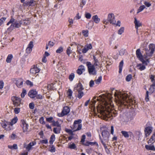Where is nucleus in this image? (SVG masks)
<instances>
[{"mask_svg":"<svg viewBox=\"0 0 155 155\" xmlns=\"http://www.w3.org/2000/svg\"><path fill=\"white\" fill-rule=\"evenodd\" d=\"M26 94V90L25 89H23L22 92L21 94V97L23 98L25 97V95Z\"/></svg>","mask_w":155,"mask_h":155,"instance_id":"nucleus-53","label":"nucleus"},{"mask_svg":"<svg viewBox=\"0 0 155 155\" xmlns=\"http://www.w3.org/2000/svg\"><path fill=\"white\" fill-rule=\"evenodd\" d=\"M13 58V56L11 54H9L6 60V61L7 63H10L12 59Z\"/></svg>","mask_w":155,"mask_h":155,"instance_id":"nucleus-34","label":"nucleus"},{"mask_svg":"<svg viewBox=\"0 0 155 155\" xmlns=\"http://www.w3.org/2000/svg\"><path fill=\"white\" fill-rule=\"evenodd\" d=\"M28 126V124H27L22 125V128L24 132H26L27 131Z\"/></svg>","mask_w":155,"mask_h":155,"instance_id":"nucleus-42","label":"nucleus"},{"mask_svg":"<svg viewBox=\"0 0 155 155\" xmlns=\"http://www.w3.org/2000/svg\"><path fill=\"white\" fill-rule=\"evenodd\" d=\"M72 91L71 90L69 89H68L67 92V94L68 97L69 98H71L72 96Z\"/></svg>","mask_w":155,"mask_h":155,"instance_id":"nucleus-36","label":"nucleus"},{"mask_svg":"<svg viewBox=\"0 0 155 155\" xmlns=\"http://www.w3.org/2000/svg\"><path fill=\"white\" fill-rule=\"evenodd\" d=\"M8 125H10L9 124V122H4L2 124V126L4 128H5Z\"/></svg>","mask_w":155,"mask_h":155,"instance_id":"nucleus-49","label":"nucleus"},{"mask_svg":"<svg viewBox=\"0 0 155 155\" xmlns=\"http://www.w3.org/2000/svg\"><path fill=\"white\" fill-rule=\"evenodd\" d=\"M152 128L150 127H147L145 128L144 132L145 134V136L147 137L149 136L151 133L152 131Z\"/></svg>","mask_w":155,"mask_h":155,"instance_id":"nucleus-15","label":"nucleus"},{"mask_svg":"<svg viewBox=\"0 0 155 155\" xmlns=\"http://www.w3.org/2000/svg\"><path fill=\"white\" fill-rule=\"evenodd\" d=\"M18 120V118L17 117H15L12 119L11 122H9V124L10 125L12 126L13 124L17 123Z\"/></svg>","mask_w":155,"mask_h":155,"instance_id":"nucleus-27","label":"nucleus"},{"mask_svg":"<svg viewBox=\"0 0 155 155\" xmlns=\"http://www.w3.org/2000/svg\"><path fill=\"white\" fill-rule=\"evenodd\" d=\"M53 119V117H49L47 118L46 119V120L48 122H51Z\"/></svg>","mask_w":155,"mask_h":155,"instance_id":"nucleus-63","label":"nucleus"},{"mask_svg":"<svg viewBox=\"0 0 155 155\" xmlns=\"http://www.w3.org/2000/svg\"><path fill=\"white\" fill-rule=\"evenodd\" d=\"M74 73H72L69 75L68 78L70 81H72L74 78Z\"/></svg>","mask_w":155,"mask_h":155,"instance_id":"nucleus-37","label":"nucleus"},{"mask_svg":"<svg viewBox=\"0 0 155 155\" xmlns=\"http://www.w3.org/2000/svg\"><path fill=\"white\" fill-rule=\"evenodd\" d=\"M63 51V48L61 46L59 47L56 51L57 53H60L62 52Z\"/></svg>","mask_w":155,"mask_h":155,"instance_id":"nucleus-46","label":"nucleus"},{"mask_svg":"<svg viewBox=\"0 0 155 155\" xmlns=\"http://www.w3.org/2000/svg\"><path fill=\"white\" fill-rule=\"evenodd\" d=\"M150 90H151L152 92H153L155 90V84L154 83L150 86Z\"/></svg>","mask_w":155,"mask_h":155,"instance_id":"nucleus-47","label":"nucleus"},{"mask_svg":"<svg viewBox=\"0 0 155 155\" xmlns=\"http://www.w3.org/2000/svg\"><path fill=\"white\" fill-rule=\"evenodd\" d=\"M125 49H121L119 51V54L120 55H124L125 53Z\"/></svg>","mask_w":155,"mask_h":155,"instance_id":"nucleus-52","label":"nucleus"},{"mask_svg":"<svg viewBox=\"0 0 155 155\" xmlns=\"http://www.w3.org/2000/svg\"><path fill=\"white\" fill-rule=\"evenodd\" d=\"M136 54L137 57L142 62L143 64L147 65L149 63V58H147V59L144 58V55L143 56L142 54L140 49H137L136 51Z\"/></svg>","mask_w":155,"mask_h":155,"instance_id":"nucleus-5","label":"nucleus"},{"mask_svg":"<svg viewBox=\"0 0 155 155\" xmlns=\"http://www.w3.org/2000/svg\"><path fill=\"white\" fill-rule=\"evenodd\" d=\"M33 47V42L31 41L28 45L27 48L26 49V52L28 54L31 53Z\"/></svg>","mask_w":155,"mask_h":155,"instance_id":"nucleus-18","label":"nucleus"},{"mask_svg":"<svg viewBox=\"0 0 155 155\" xmlns=\"http://www.w3.org/2000/svg\"><path fill=\"white\" fill-rule=\"evenodd\" d=\"M124 27H121L118 31V34L119 35H121L124 31Z\"/></svg>","mask_w":155,"mask_h":155,"instance_id":"nucleus-41","label":"nucleus"},{"mask_svg":"<svg viewBox=\"0 0 155 155\" xmlns=\"http://www.w3.org/2000/svg\"><path fill=\"white\" fill-rule=\"evenodd\" d=\"M68 148L71 149L77 150V146L74 143H71L68 144Z\"/></svg>","mask_w":155,"mask_h":155,"instance_id":"nucleus-22","label":"nucleus"},{"mask_svg":"<svg viewBox=\"0 0 155 155\" xmlns=\"http://www.w3.org/2000/svg\"><path fill=\"white\" fill-rule=\"evenodd\" d=\"M81 122V119H78L74 121L73 125L71 127L72 130H74L73 131H77L81 129L82 125L80 124Z\"/></svg>","mask_w":155,"mask_h":155,"instance_id":"nucleus-7","label":"nucleus"},{"mask_svg":"<svg viewBox=\"0 0 155 155\" xmlns=\"http://www.w3.org/2000/svg\"><path fill=\"white\" fill-rule=\"evenodd\" d=\"M12 100L15 107H20L22 105L21 99V98L16 96H13L12 97Z\"/></svg>","mask_w":155,"mask_h":155,"instance_id":"nucleus-9","label":"nucleus"},{"mask_svg":"<svg viewBox=\"0 0 155 155\" xmlns=\"http://www.w3.org/2000/svg\"><path fill=\"white\" fill-rule=\"evenodd\" d=\"M145 100L147 102L149 100L148 92V91H147L146 92V96L145 97Z\"/></svg>","mask_w":155,"mask_h":155,"instance_id":"nucleus-58","label":"nucleus"},{"mask_svg":"<svg viewBox=\"0 0 155 155\" xmlns=\"http://www.w3.org/2000/svg\"><path fill=\"white\" fill-rule=\"evenodd\" d=\"M86 63L87 67L89 74L93 75H96L97 74V71L95 69V66L94 65H93L90 62H87Z\"/></svg>","mask_w":155,"mask_h":155,"instance_id":"nucleus-8","label":"nucleus"},{"mask_svg":"<svg viewBox=\"0 0 155 155\" xmlns=\"http://www.w3.org/2000/svg\"><path fill=\"white\" fill-rule=\"evenodd\" d=\"M145 8L144 5H143L140 6L138 9L137 13L142 11Z\"/></svg>","mask_w":155,"mask_h":155,"instance_id":"nucleus-45","label":"nucleus"},{"mask_svg":"<svg viewBox=\"0 0 155 155\" xmlns=\"http://www.w3.org/2000/svg\"><path fill=\"white\" fill-rule=\"evenodd\" d=\"M114 95L116 102L120 105H123L126 106L127 104H133L135 103L134 100L130 98L127 94L124 92L115 91L114 92Z\"/></svg>","mask_w":155,"mask_h":155,"instance_id":"nucleus-2","label":"nucleus"},{"mask_svg":"<svg viewBox=\"0 0 155 155\" xmlns=\"http://www.w3.org/2000/svg\"><path fill=\"white\" fill-rule=\"evenodd\" d=\"M6 18L3 17L1 18L0 19V25H1L6 20Z\"/></svg>","mask_w":155,"mask_h":155,"instance_id":"nucleus-59","label":"nucleus"},{"mask_svg":"<svg viewBox=\"0 0 155 155\" xmlns=\"http://www.w3.org/2000/svg\"><path fill=\"white\" fill-rule=\"evenodd\" d=\"M39 121L41 124H45V122L44 120V118L43 117H41L39 119Z\"/></svg>","mask_w":155,"mask_h":155,"instance_id":"nucleus-51","label":"nucleus"},{"mask_svg":"<svg viewBox=\"0 0 155 155\" xmlns=\"http://www.w3.org/2000/svg\"><path fill=\"white\" fill-rule=\"evenodd\" d=\"M107 19L110 23L115 24L116 22L115 19L114 15L113 13L109 14L108 15Z\"/></svg>","mask_w":155,"mask_h":155,"instance_id":"nucleus-13","label":"nucleus"},{"mask_svg":"<svg viewBox=\"0 0 155 155\" xmlns=\"http://www.w3.org/2000/svg\"><path fill=\"white\" fill-rule=\"evenodd\" d=\"M40 69L36 65H33V67L31 68L30 70V72L33 75L35 74L36 73L39 72Z\"/></svg>","mask_w":155,"mask_h":155,"instance_id":"nucleus-14","label":"nucleus"},{"mask_svg":"<svg viewBox=\"0 0 155 155\" xmlns=\"http://www.w3.org/2000/svg\"><path fill=\"white\" fill-rule=\"evenodd\" d=\"M37 92L35 90H31L28 92V96L31 98L35 97L37 94Z\"/></svg>","mask_w":155,"mask_h":155,"instance_id":"nucleus-16","label":"nucleus"},{"mask_svg":"<svg viewBox=\"0 0 155 155\" xmlns=\"http://www.w3.org/2000/svg\"><path fill=\"white\" fill-rule=\"evenodd\" d=\"M40 142L42 144H47L48 143V140L47 139L42 140H40Z\"/></svg>","mask_w":155,"mask_h":155,"instance_id":"nucleus-54","label":"nucleus"},{"mask_svg":"<svg viewBox=\"0 0 155 155\" xmlns=\"http://www.w3.org/2000/svg\"><path fill=\"white\" fill-rule=\"evenodd\" d=\"M61 130V127L60 125H58V127H54L53 129V131L54 133L56 134H58L60 133Z\"/></svg>","mask_w":155,"mask_h":155,"instance_id":"nucleus-25","label":"nucleus"},{"mask_svg":"<svg viewBox=\"0 0 155 155\" xmlns=\"http://www.w3.org/2000/svg\"><path fill=\"white\" fill-rule=\"evenodd\" d=\"M85 71L84 66L81 65L79 66L78 69L77 70L76 73L79 75L81 74Z\"/></svg>","mask_w":155,"mask_h":155,"instance_id":"nucleus-17","label":"nucleus"},{"mask_svg":"<svg viewBox=\"0 0 155 155\" xmlns=\"http://www.w3.org/2000/svg\"><path fill=\"white\" fill-rule=\"evenodd\" d=\"M73 49L72 48H71V47H69L67 48L66 50V53L67 55L68 56H70V54L72 53V50Z\"/></svg>","mask_w":155,"mask_h":155,"instance_id":"nucleus-32","label":"nucleus"},{"mask_svg":"<svg viewBox=\"0 0 155 155\" xmlns=\"http://www.w3.org/2000/svg\"><path fill=\"white\" fill-rule=\"evenodd\" d=\"M121 133L123 135L125 138H128L129 137V134H132L131 132H127L125 131H122Z\"/></svg>","mask_w":155,"mask_h":155,"instance_id":"nucleus-24","label":"nucleus"},{"mask_svg":"<svg viewBox=\"0 0 155 155\" xmlns=\"http://www.w3.org/2000/svg\"><path fill=\"white\" fill-rule=\"evenodd\" d=\"M101 80L102 76H100L97 79L95 80V84H99L101 83Z\"/></svg>","mask_w":155,"mask_h":155,"instance_id":"nucleus-39","label":"nucleus"},{"mask_svg":"<svg viewBox=\"0 0 155 155\" xmlns=\"http://www.w3.org/2000/svg\"><path fill=\"white\" fill-rule=\"evenodd\" d=\"M155 142V132L153 134L150 139L148 141V143L152 144Z\"/></svg>","mask_w":155,"mask_h":155,"instance_id":"nucleus-26","label":"nucleus"},{"mask_svg":"<svg viewBox=\"0 0 155 155\" xmlns=\"http://www.w3.org/2000/svg\"><path fill=\"white\" fill-rule=\"evenodd\" d=\"M84 89L82 84L80 83H78L77 86L74 88V91L76 90L78 92L82 91Z\"/></svg>","mask_w":155,"mask_h":155,"instance_id":"nucleus-21","label":"nucleus"},{"mask_svg":"<svg viewBox=\"0 0 155 155\" xmlns=\"http://www.w3.org/2000/svg\"><path fill=\"white\" fill-rule=\"evenodd\" d=\"M20 111V108H19L16 107L14 109V112L16 114H18Z\"/></svg>","mask_w":155,"mask_h":155,"instance_id":"nucleus-50","label":"nucleus"},{"mask_svg":"<svg viewBox=\"0 0 155 155\" xmlns=\"http://www.w3.org/2000/svg\"><path fill=\"white\" fill-rule=\"evenodd\" d=\"M11 137L12 139H15L17 138V136L15 134L13 133L11 136Z\"/></svg>","mask_w":155,"mask_h":155,"instance_id":"nucleus-64","label":"nucleus"},{"mask_svg":"<svg viewBox=\"0 0 155 155\" xmlns=\"http://www.w3.org/2000/svg\"><path fill=\"white\" fill-rule=\"evenodd\" d=\"M134 23L135 24V28L137 30V34L138 28L142 25L141 23L140 22V21L137 20L136 18H134Z\"/></svg>","mask_w":155,"mask_h":155,"instance_id":"nucleus-19","label":"nucleus"},{"mask_svg":"<svg viewBox=\"0 0 155 155\" xmlns=\"http://www.w3.org/2000/svg\"><path fill=\"white\" fill-rule=\"evenodd\" d=\"M132 75L131 74H128L126 78V80L127 81H129L132 78Z\"/></svg>","mask_w":155,"mask_h":155,"instance_id":"nucleus-44","label":"nucleus"},{"mask_svg":"<svg viewBox=\"0 0 155 155\" xmlns=\"http://www.w3.org/2000/svg\"><path fill=\"white\" fill-rule=\"evenodd\" d=\"M55 151V149L54 147L52 145L51 147L50 151L52 152H54Z\"/></svg>","mask_w":155,"mask_h":155,"instance_id":"nucleus-62","label":"nucleus"},{"mask_svg":"<svg viewBox=\"0 0 155 155\" xmlns=\"http://www.w3.org/2000/svg\"><path fill=\"white\" fill-rule=\"evenodd\" d=\"M123 64L124 61L123 60H122L120 62L119 64V73H120L121 72Z\"/></svg>","mask_w":155,"mask_h":155,"instance_id":"nucleus-33","label":"nucleus"},{"mask_svg":"<svg viewBox=\"0 0 155 155\" xmlns=\"http://www.w3.org/2000/svg\"><path fill=\"white\" fill-rule=\"evenodd\" d=\"M101 134L104 140H103L101 136L99 135L100 139L104 148H107L106 143H108V138L109 137L110 134L108 131L104 130L102 132Z\"/></svg>","mask_w":155,"mask_h":155,"instance_id":"nucleus-4","label":"nucleus"},{"mask_svg":"<svg viewBox=\"0 0 155 155\" xmlns=\"http://www.w3.org/2000/svg\"><path fill=\"white\" fill-rule=\"evenodd\" d=\"M149 49L146 51V54L144 55V58L145 59H147L152 56L155 50V45L153 44H151L149 45Z\"/></svg>","mask_w":155,"mask_h":155,"instance_id":"nucleus-6","label":"nucleus"},{"mask_svg":"<svg viewBox=\"0 0 155 155\" xmlns=\"http://www.w3.org/2000/svg\"><path fill=\"white\" fill-rule=\"evenodd\" d=\"M92 19L96 23H98L100 21V18H98L97 15H95L92 17Z\"/></svg>","mask_w":155,"mask_h":155,"instance_id":"nucleus-28","label":"nucleus"},{"mask_svg":"<svg viewBox=\"0 0 155 155\" xmlns=\"http://www.w3.org/2000/svg\"><path fill=\"white\" fill-rule=\"evenodd\" d=\"M36 144V142L35 141H34L29 143L28 145H26L25 143L24 144V147L25 148L26 150L29 151L32 149V147Z\"/></svg>","mask_w":155,"mask_h":155,"instance_id":"nucleus-11","label":"nucleus"},{"mask_svg":"<svg viewBox=\"0 0 155 155\" xmlns=\"http://www.w3.org/2000/svg\"><path fill=\"white\" fill-rule=\"evenodd\" d=\"M130 120L131 119L129 118L128 117L125 116L122 119V121L123 124H127L128 122L130 121Z\"/></svg>","mask_w":155,"mask_h":155,"instance_id":"nucleus-23","label":"nucleus"},{"mask_svg":"<svg viewBox=\"0 0 155 155\" xmlns=\"http://www.w3.org/2000/svg\"><path fill=\"white\" fill-rule=\"evenodd\" d=\"M23 80L21 78L18 79L16 80L15 84L16 86L19 88L22 87Z\"/></svg>","mask_w":155,"mask_h":155,"instance_id":"nucleus-20","label":"nucleus"},{"mask_svg":"<svg viewBox=\"0 0 155 155\" xmlns=\"http://www.w3.org/2000/svg\"><path fill=\"white\" fill-rule=\"evenodd\" d=\"M93 58L94 60V63L93 65H94V66H98V64L99 63V61L97 58H96V57L94 56L93 55Z\"/></svg>","mask_w":155,"mask_h":155,"instance_id":"nucleus-35","label":"nucleus"},{"mask_svg":"<svg viewBox=\"0 0 155 155\" xmlns=\"http://www.w3.org/2000/svg\"><path fill=\"white\" fill-rule=\"evenodd\" d=\"M23 5L24 6H33L36 4V2L33 0H27L24 2Z\"/></svg>","mask_w":155,"mask_h":155,"instance_id":"nucleus-12","label":"nucleus"},{"mask_svg":"<svg viewBox=\"0 0 155 155\" xmlns=\"http://www.w3.org/2000/svg\"><path fill=\"white\" fill-rule=\"evenodd\" d=\"M82 34L84 37H87L88 35V31L86 30H83L82 31Z\"/></svg>","mask_w":155,"mask_h":155,"instance_id":"nucleus-38","label":"nucleus"},{"mask_svg":"<svg viewBox=\"0 0 155 155\" xmlns=\"http://www.w3.org/2000/svg\"><path fill=\"white\" fill-rule=\"evenodd\" d=\"M22 23L21 21L16 20L15 21L14 18H12L10 21L7 24V25H8L10 24H11L10 26L8 28V30L12 31L15 28H19L21 27V25L22 24Z\"/></svg>","mask_w":155,"mask_h":155,"instance_id":"nucleus-3","label":"nucleus"},{"mask_svg":"<svg viewBox=\"0 0 155 155\" xmlns=\"http://www.w3.org/2000/svg\"><path fill=\"white\" fill-rule=\"evenodd\" d=\"M54 43L53 41H49L48 43L46 44V49L47 50L48 48L49 47H52L54 45Z\"/></svg>","mask_w":155,"mask_h":155,"instance_id":"nucleus-29","label":"nucleus"},{"mask_svg":"<svg viewBox=\"0 0 155 155\" xmlns=\"http://www.w3.org/2000/svg\"><path fill=\"white\" fill-rule=\"evenodd\" d=\"M68 21L69 23V24L68 25V26L70 27H71L72 26V24L74 23V21L73 19L69 18Z\"/></svg>","mask_w":155,"mask_h":155,"instance_id":"nucleus-48","label":"nucleus"},{"mask_svg":"<svg viewBox=\"0 0 155 155\" xmlns=\"http://www.w3.org/2000/svg\"><path fill=\"white\" fill-rule=\"evenodd\" d=\"M23 25H28L30 23V21L29 20V18H27V19H25L23 20Z\"/></svg>","mask_w":155,"mask_h":155,"instance_id":"nucleus-43","label":"nucleus"},{"mask_svg":"<svg viewBox=\"0 0 155 155\" xmlns=\"http://www.w3.org/2000/svg\"><path fill=\"white\" fill-rule=\"evenodd\" d=\"M78 97L79 99H81L82 98L83 96L84 95V94L83 92L82 91H80L78 92Z\"/></svg>","mask_w":155,"mask_h":155,"instance_id":"nucleus-40","label":"nucleus"},{"mask_svg":"<svg viewBox=\"0 0 155 155\" xmlns=\"http://www.w3.org/2000/svg\"><path fill=\"white\" fill-rule=\"evenodd\" d=\"M55 136L54 134H52L50 138L49 143L50 144H52L55 140Z\"/></svg>","mask_w":155,"mask_h":155,"instance_id":"nucleus-31","label":"nucleus"},{"mask_svg":"<svg viewBox=\"0 0 155 155\" xmlns=\"http://www.w3.org/2000/svg\"><path fill=\"white\" fill-rule=\"evenodd\" d=\"M70 111V109L68 106H65L63 107V109L62 112L60 113H58V114L59 117H62L67 115Z\"/></svg>","mask_w":155,"mask_h":155,"instance_id":"nucleus-10","label":"nucleus"},{"mask_svg":"<svg viewBox=\"0 0 155 155\" xmlns=\"http://www.w3.org/2000/svg\"><path fill=\"white\" fill-rule=\"evenodd\" d=\"M86 2L85 0H82L81 2L80 6L81 8H82L83 6L85 4Z\"/></svg>","mask_w":155,"mask_h":155,"instance_id":"nucleus-55","label":"nucleus"},{"mask_svg":"<svg viewBox=\"0 0 155 155\" xmlns=\"http://www.w3.org/2000/svg\"><path fill=\"white\" fill-rule=\"evenodd\" d=\"M85 46L87 49L88 50L91 49L92 48V46L91 44H87Z\"/></svg>","mask_w":155,"mask_h":155,"instance_id":"nucleus-56","label":"nucleus"},{"mask_svg":"<svg viewBox=\"0 0 155 155\" xmlns=\"http://www.w3.org/2000/svg\"><path fill=\"white\" fill-rule=\"evenodd\" d=\"M85 15L86 18L87 19H90L91 17V15L89 13H86Z\"/></svg>","mask_w":155,"mask_h":155,"instance_id":"nucleus-61","label":"nucleus"},{"mask_svg":"<svg viewBox=\"0 0 155 155\" xmlns=\"http://www.w3.org/2000/svg\"><path fill=\"white\" fill-rule=\"evenodd\" d=\"M112 98V94L110 93L103 94L102 96V104H99L96 108H95L93 110L95 114L97 113H100L106 120H108V119H112L117 115V111L111 110L110 108Z\"/></svg>","mask_w":155,"mask_h":155,"instance_id":"nucleus-1","label":"nucleus"},{"mask_svg":"<svg viewBox=\"0 0 155 155\" xmlns=\"http://www.w3.org/2000/svg\"><path fill=\"white\" fill-rule=\"evenodd\" d=\"M145 147L147 150L155 151V148L153 145L150 146L146 145L145 146Z\"/></svg>","mask_w":155,"mask_h":155,"instance_id":"nucleus-30","label":"nucleus"},{"mask_svg":"<svg viewBox=\"0 0 155 155\" xmlns=\"http://www.w3.org/2000/svg\"><path fill=\"white\" fill-rule=\"evenodd\" d=\"M4 83L2 81H0V89H2L3 87Z\"/></svg>","mask_w":155,"mask_h":155,"instance_id":"nucleus-60","label":"nucleus"},{"mask_svg":"<svg viewBox=\"0 0 155 155\" xmlns=\"http://www.w3.org/2000/svg\"><path fill=\"white\" fill-rule=\"evenodd\" d=\"M65 131L68 133H69L70 134L73 135V132L71 130L69 129H66Z\"/></svg>","mask_w":155,"mask_h":155,"instance_id":"nucleus-57","label":"nucleus"}]
</instances>
